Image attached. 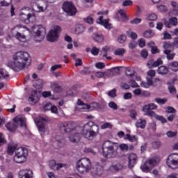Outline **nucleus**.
<instances>
[{"instance_id": "7ed1b4c3", "label": "nucleus", "mask_w": 178, "mask_h": 178, "mask_svg": "<svg viewBox=\"0 0 178 178\" xmlns=\"http://www.w3.org/2000/svg\"><path fill=\"white\" fill-rule=\"evenodd\" d=\"M61 129L64 130L65 133H71L69 136L70 141L71 143H79L80 141V133L76 131V124L72 122H63L60 125Z\"/></svg>"}, {"instance_id": "bb28decb", "label": "nucleus", "mask_w": 178, "mask_h": 178, "mask_svg": "<svg viewBox=\"0 0 178 178\" xmlns=\"http://www.w3.org/2000/svg\"><path fill=\"white\" fill-rule=\"evenodd\" d=\"M168 69L172 70V72H178V62L177 61H172L169 63L167 65Z\"/></svg>"}, {"instance_id": "6e6d98bb", "label": "nucleus", "mask_w": 178, "mask_h": 178, "mask_svg": "<svg viewBox=\"0 0 178 178\" xmlns=\"http://www.w3.org/2000/svg\"><path fill=\"white\" fill-rule=\"evenodd\" d=\"M43 84H44V81H42V79H38L36 81L35 87L37 88H42Z\"/></svg>"}, {"instance_id": "4468645a", "label": "nucleus", "mask_w": 178, "mask_h": 178, "mask_svg": "<svg viewBox=\"0 0 178 178\" xmlns=\"http://www.w3.org/2000/svg\"><path fill=\"white\" fill-rule=\"evenodd\" d=\"M63 10L68 15V16H74L77 13V9L73 3L65 1L63 5Z\"/></svg>"}, {"instance_id": "4d7b16f0", "label": "nucleus", "mask_w": 178, "mask_h": 178, "mask_svg": "<svg viewBox=\"0 0 178 178\" xmlns=\"http://www.w3.org/2000/svg\"><path fill=\"white\" fill-rule=\"evenodd\" d=\"M83 152H86V154L90 153L92 155H95L96 152L94 149L89 148V147H86L83 149Z\"/></svg>"}, {"instance_id": "774afa93", "label": "nucleus", "mask_w": 178, "mask_h": 178, "mask_svg": "<svg viewBox=\"0 0 178 178\" xmlns=\"http://www.w3.org/2000/svg\"><path fill=\"white\" fill-rule=\"evenodd\" d=\"M108 95L111 97V98H115V97H116V89H113L112 90L109 91Z\"/></svg>"}, {"instance_id": "13d9d810", "label": "nucleus", "mask_w": 178, "mask_h": 178, "mask_svg": "<svg viewBox=\"0 0 178 178\" xmlns=\"http://www.w3.org/2000/svg\"><path fill=\"white\" fill-rule=\"evenodd\" d=\"M101 129H112V124L109 122H105L101 126Z\"/></svg>"}, {"instance_id": "8fccbe9b", "label": "nucleus", "mask_w": 178, "mask_h": 178, "mask_svg": "<svg viewBox=\"0 0 178 178\" xmlns=\"http://www.w3.org/2000/svg\"><path fill=\"white\" fill-rule=\"evenodd\" d=\"M119 148H120V149H121V151L127 152V151H129V145L124 144V143H121L119 145Z\"/></svg>"}, {"instance_id": "f257e3e1", "label": "nucleus", "mask_w": 178, "mask_h": 178, "mask_svg": "<svg viewBox=\"0 0 178 178\" xmlns=\"http://www.w3.org/2000/svg\"><path fill=\"white\" fill-rule=\"evenodd\" d=\"M31 65V57L27 51H19L13 55V61L8 62L7 66L15 72H19Z\"/></svg>"}, {"instance_id": "69168bd1", "label": "nucleus", "mask_w": 178, "mask_h": 178, "mask_svg": "<svg viewBox=\"0 0 178 178\" xmlns=\"http://www.w3.org/2000/svg\"><path fill=\"white\" fill-rule=\"evenodd\" d=\"M98 103H91L90 105H89V109L90 111H94V109H96V108H98Z\"/></svg>"}, {"instance_id": "e433bc0d", "label": "nucleus", "mask_w": 178, "mask_h": 178, "mask_svg": "<svg viewBox=\"0 0 178 178\" xmlns=\"http://www.w3.org/2000/svg\"><path fill=\"white\" fill-rule=\"evenodd\" d=\"M86 31V28L81 24H78L75 27V34H83Z\"/></svg>"}, {"instance_id": "cd10ccee", "label": "nucleus", "mask_w": 178, "mask_h": 178, "mask_svg": "<svg viewBox=\"0 0 178 178\" xmlns=\"http://www.w3.org/2000/svg\"><path fill=\"white\" fill-rule=\"evenodd\" d=\"M9 79V72L3 68H0V80H7Z\"/></svg>"}, {"instance_id": "c756f323", "label": "nucleus", "mask_w": 178, "mask_h": 178, "mask_svg": "<svg viewBox=\"0 0 178 178\" xmlns=\"http://www.w3.org/2000/svg\"><path fill=\"white\" fill-rule=\"evenodd\" d=\"M172 50L166 49L163 51V54L166 55L168 60H173L175 56H176V53H171Z\"/></svg>"}, {"instance_id": "f704fd0d", "label": "nucleus", "mask_w": 178, "mask_h": 178, "mask_svg": "<svg viewBox=\"0 0 178 178\" xmlns=\"http://www.w3.org/2000/svg\"><path fill=\"white\" fill-rule=\"evenodd\" d=\"M122 168L123 166H122L120 163L113 164L110 166V170H111V172H119V170H122Z\"/></svg>"}, {"instance_id": "de8ad7c7", "label": "nucleus", "mask_w": 178, "mask_h": 178, "mask_svg": "<svg viewBox=\"0 0 178 178\" xmlns=\"http://www.w3.org/2000/svg\"><path fill=\"white\" fill-rule=\"evenodd\" d=\"M81 74H82V76H86L87 74H91V70H90V68L88 67H84L81 72H80Z\"/></svg>"}, {"instance_id": "473e14b6", "label": "nucleus", "mask_w": 178, "mask_h": 178, "mask_svg": "<svg viewBox=\"0 0 178 178\" xmlns=\"http://www.w3.org/2000/svg\"><path fill=\"white\" fill-rule=\"evenodd\" d=\"M147 65L149 66L151 69H152V67H158V66L163 65V60H162V58H159L152 64H149V63H148Z\"/></svg>"}, {"instance_id": "0eeeda50", "label": "nucleus", "mask_w": 178, "mask_h": 178, "mask_svg": "<svg viewBox=\"0 0 178 178\" xmlns=\"http://www.w3.org/2000/svg\"><path fill=\"white\" fill-rule=\"evenodd\" d=\"M19 17L25 24L34 23L36 20L35 15L30 13V8H22L19 14Z\"/></svg>"}, {"instance_id": "1a4fd4ad", "label": "nucleus", "mask_w": 178, "mask_h": 178, "mask_svg": "<svg viewBox=\"0 0 178 178\" xmlns=\"http://www.w3.org/2000/svg\"><path fill=\"white\" fill-rule=\"evenodd\" d=\"M45 122H47V120L42 117H37L35 118V123L38 127L40 136H47V134H49V128L48 125L45 124Z\"/></svg>"}, {"instance_id": "393cba45", "label": "nucleus", "mask_w": 178, "mask_h": 178, "mask_svg": "<svg viewBox=\"0 0 178 178\" xmlns=\"http://www.w3.org/2000/svg\"><path fill=\"white\" fill-rule=\"evenodd\" d=\"M102 173H104V168L99 165L92 171V175L95 177H101V176H102Z\"/></svg>"}, {"instance_id": "4be33fe9", "label": "nucleus", "mask_w": 178, "mask_h": 178, "mask_svg": "<svg viewBox=\"0 0 178 178\" xmlns=\"http://www.w3.org/2000/svg\"><path fill=\"white\" fill-rule=\"evenodd\" d=\"M148 114H149V116H151L152 118H154V119H156V120H159V122H161L162 123H166L168 122L166 118H165L162 115H159L156 114V113H155V112H150Z\"/></svg>"}, {"instance_id": "f03ea898", "label": "nucleus", "mask_w": 178, "mask_h": 178, "mask_svg": "<svg viewBox=\"0 0 178 178\" xmlns=\"http://www.w3.org/2000/svg\"><path fill=\"white\" fill-rule=\"evenodd\" d=\"M118 149H119V146L116 143H113L111 140H106L103 143L102 154L104 158L108 159L111 158H116Z\"/></svg>"}, {"instance_id": "a19ab883", "label": "nucleus", "mask_w": 178, "mask_h": 178, "mask_svg": "<svg viewBox=\"0 0 178 178\" xmlns=\"http://www.w3.org/2000/svg\"><path fill=\"white\" fill-rule=\"evenodd\" d=\"M51 88L54 92H60L62 91V87L56 83L51 84Z\"/></svg>"}, {"instance_id": "423d86ee", "label": "nucleus", "mask_w": 178, "mask_h": 178, "mask_svg": "<svg viewBox=\"0 0 178 178\" xmlns=\"http://www.w3.org/2000/svg\"><path fill=\"white\" fill-rule=\"evenodd\" d=\"M76 170L79 173H88L92 168L91 160L88 158H82L76 162Z\"/></svg>"}, {"instance_id": "6ab92c4d", "label": "nucleus", "mask_w": 178, "mask_h": 178, "mask_svg": "<svg viewBox=\"0 0 178 178\" xmlns=\"http://www.w3.org/2000/svg\"><path fill=\"white\" fill-rule=\"evenodd\" d=\"M33 170H21L19 172V178H33Z\"/></svg>"}, {"instance_id": "58836bf2", "label": "nucleus", "mask_w": 178, "mask_h": 178, "mask_svg": "<svg viewBox=\"0 0 178 178\" xmlns=\"http://www.w3.org/2000/svg\"><path fill=\"white\" fill-rule=\"evenodd\" d=\"M134 73H136V72H134V69H133V67H129L125 70V74L129 77H133V76H134Z\"/></svg>"}, {"instance_id": "dca6fc26", "label": "nucleus", "mask_w": 178, "mask_h": 178, "mask_svg": "<svg viewBox=\"0 0 178 178\" xmlns=\"http://www.w3.org/2000/svg\"><path fill=\"white\" fill-rule=\"evenodd\" d=\"M115 19L118 22H126V20H129V17L126 15V11L120 10L116 13Z\"/></svg>"}, {"instance_id": "ea45409f", "label": "nucleus", "mask_w": 178, "mask_h": 178, "mask_svg": "<svg viewBox=\"0 0 178 178\" xmlns=\"http://www.w3.org/2000/svg\"><path fill=\"white\" fill-rule=\"evenodd\" d=\"M124 54H126V49L124 48L117 49L114 52V54L118 55V56H123Z\"/></svg>"}, {"instance_id": "4c0bfd02", "label": "nucleus", "mask_w": 178, "mask_h": 178, "mask_svg": "<svg viewBox=\"0 0 178 178\" xmlns=\"http://www.w3.org/2000/svg\"><path fill=\"white\" fill-rule=\"evenodd\" d=\"M92 38L95 41H96V42H104V36L102 35L94 33Z\"/></svg>"}, {"instance_id": "bf43d9fd", "label": "nucleus", "mask_w": 178, "mask_h": 178, "mask_svg": "<svg viewBox=\"0 0 178 178\" xmlns=\"http://www.w3.org/2000/svg\"><path fill=\"white\" fill-rule=\"evenodd\" d=\"M161 145H162V143L159 141L152 143V148H154V149L159 148Z\"/></svg>"}, {"instance_id": "39448f33", "label": "nucleus", "mask_w": 178, "mask_h": 178, "mask_svg": "<svg viewBox=\"0 0 178 178\" xmlns=\"http://www.w3.org/2000/svg\"><path fill=\"white\" fill-rule=\"evenodd\" d=\"M29 30L30 29L24 25H17L12 30L13 37L21 42H26V34H24V32L29 31Z\"/></svg>"}, {"instance_id": "b1692460", "label": "nucleus", "mask_w": 178, "mask_h": 178, "mask_svg": "<svg viewBox=\"0 0 178 178\" xmlns=\"http://www.w3.org/2000/svg\"><path fill=\"white\" fill-rule=\"evenodd\" d=\"M164 24L169 28L172 27V26H177V18L175 17L170 18L168 21L164 22Z\"/></svg>"}, {"instance_id": "a211bd4d", "label": "nucleus", "mask_w": 178, "mask_h": 178, "mask_svg": "<svg viewBox=\"0 0 178 178\" xmlns=\"http://www.w3.org/2000/svg\"><path fill=\"white\" fill-rule=\"evenodd\" d=\"M97 23L104 26V27L108 30H111V29H112V24H109V19H104V17L102 16L99 17V19L97 20Z\"/></svg>"}, {"instance_id": "a878e982", "label": "nucleus", "mask_w": 178, "mask_h": 178, "mask_svg": "<svg viewBox=\"0 0 178 178\" xmlns=\"http://www.w3.org/2000/svg\"><path fill=\"white\" fill-rule=\"evenodd\" d=\"M135 126L137 129H144L147 126V120L139 119L136 122Z\"/></svg>"}, {"instance_id": "052dcab7", "label": "nucleus", "mask_w": 178, "mask_h": 178, "mask_svg": "<svg viewBox=\"0 0 178 178\" xmlns=\"http://www.w3.org/2000/svg\"><path fill=\"white\" fill-rule=\"evenodd\" d=\"M141 19L140 18H135L130 21L131 24H140L141 23Z\"/></svg>"}, {"instance_id": "9b49d317", "label": "nucleus", "mask_w": 178, "mask_h": 178, "mask_svg": "<svg viewBox=\"0 0 178 178\" xmlns=\"http://www.w3.org/2000/svg\"><path fill=\"white\" fill-rule=\"evenodd\" d=\"M29 151L24 147H19L15 150L14 161L16 163H23L26 162Z\"/></svg>"}, {"instance_id": "5fc2aeb1", "label": "nucleus", "mask_w": 178, "mask_h": 178, "mask_svg": "<svg viewBox=\"0 0 178 178\" xmlns=\"http://www.w3.org/2000/svg\"><path fill=\"white\" fill-rule=\"evenodd\" d=\"M156 19H158V16L155 13L149 14L147 17V20L154 21L156 20Z\"/></svg>"}, {"instance_id": "ddd939ff", "label": "nucleus", "mask_w": 178, "mask_h": 178, "mask_svg": "<svg viewBox=\"0 0 178 178\" xmlns=\"http://www.w3.org/2000/svg\"><path fill=\"white\" fill-rule=\"evenodd\" d=\"M60 31H62V28H60V26H54L47 34V41H49V42H55V41H58V39L59 38V33H60Z\"/></svg>"}, {"instance_id": "680f3d73", "label": "nucleus", "mask_w": 178, "mask_h": 178, "mask_svg": "<svg viewBox=\"0 0 178 178\" xmlns=\"http://www.w3.org/2000/svg\"><path fill=\"white\" fill-rule=\"evenodd\" d=\"M172 45H173V44H172V43H170V42H165L163 43V47L165 51H166V49H169L172 48Z\"/></svg>"}, {"instance_id": "c9c22d12", "label": "nucleus", "mask_w": 178, "mask_h": 178, "mask_svg": "<svg viewBox=\"0 0 178 178\" xmlns=\"http://www.w3.org/2000/svg\"><path fill=\"white\" fill-rule=\"evenodd\" d=\"M124 140H129L130 143H136V141H138V138L136 135L131 136L130 134H127L124 136Z\"/></svg>"}, {"instance_id": "79ce46f5", "label": "nucleus", "mask_w": 178, "mask_h": 178, "mask_svg": "<svg viewBox=\"0 0 178 178\" xmlns=\"http://www.w3.org/2000/svg\"><path fill=\"white\" fill-rule=\"evenodd\" d=\"M15 151H16V147L15 145L12 146V145H8L7 154H8V155H13V152H15Z\"/></svg>"}, {"instance_id": "49530a36", "label": "nucleus", "mask_w": 178, "mask_h": 178, "mask_svg": "<svg viewBox=\"0 0 178 178\" xmlns=\"http://www.w3.org/2000/svg\"><path fill=\"white\" fill-rule=\"evenodd\" d=\"M108 107L110 108V109H112L113 111H118V104H116V103H115V102H110L108 103Z\"/></svg>"}, {"instance_id": "3c124183", "label": "nucleus", "mask_w": 178, "mask_h": 178, "mask_svg": "<svg viewBox=\"0 0 178 178\" xmlns=\"http://www.w3.org/2000/svg\"><path fill=\"white\" fill-rule=\"evenodd\" d=\"M157 10L159 12H168V7L165 5L157 6Z\"/></svg>"}, {"instance_id": "c03bdc74", "label": "nucleus", "mask_w": 178, "mask_h": 178, "mask_svg": "<svg viewBox=\"0 0 178 178\" xmlns=\"http://www.w3.org/2000/svg\"><path fill=\"white\" fill-rule=\"evenodd\" d=\"M154 101L156 102V104H159V105H165V104L168 102V99L156 98Z\"/></svg>"}, {"instance_id": "72a5a7b5", "label": "nucleus", "mask_w": 178, "mask_h": 178, "mask_svg": "<svg viewBox=\"0 0 178 178\" xmlns=\"http://www.w3.org/2000/svg\"><path fill=\"white\" fill-rule=\"evenodd\" d=\"M172 6L173 9L170 13V15L171 16H178V4H177V3L173 1L172 3Z\"/></svg>"}, {"instance_id": "6e6552de", "label": "nucleus", "mask_w": 178, "mask_h": 178, "mask_svg": "<svg viewBox=\"0 0 178 178\" xmlns=\"http://www.w3.org/2000/svg\"><path fill=\"white\" fill-rule=\"evenodd\" d=\"M18 126H20L21 127H25L26 126V118L22 115L15 117L14 118V123L8 122L6 124V127L11 132L15 131Z\"/></svg>"}, {"instance_id": "e2e57ef3", "label": "nucleus", "mask_w": 178, "mask_h": 178, "mask_svg": "<svg viewBox=\"0 0 178 178\" xmlns=\"http://www.w3.org/2000/svg\"><path fill=\"white\" fill-rule=\"evenodd\" d=\"M166 112L167 113H176V109L172 106H167Z\"/></svg>"}, {"instance_id": "0e129e2a", "label": "nucleus", "mask_w": 178, "mask_h": 178, "mask_svg": "<svg viewBox=\"0 0 178 178\" xmlns=\"http://www.w3.org/2000/svg\"><path fill=\"white\" fill-rule=\"evenodd\" d=\"M147 74L149 77H155L156 72L154 70H150L147 72Z\"/></svg>"}, {"instance_id": "aec40b11", "label": "nucleus", "mask_w": 178, "mask_h": 178, "mask_svg": "<svg viewBox=\"0 0 178 178\" xmlns=\"http://www.w3.org/2000/svg\"><path fill=\"white\" fill-rule=\"evenodd\" d=\"M129 163H128V167L129 169H131L134 167V165L137 163V154H131L129 155L128 157Z\"/></svg>"}, {"instance_id": "412c9836", "label": "nucleus", "mask_w": 178, "mask_h": 178, "mask_svg": "<svg viewBox=\"0 0 178 178\" xmlns=\"http://www.w3.org/2000/svg\"><path fill=\"white\" fill-rule=\"evenodd\" d=\"M49 166L53 170H59V169L63 168L65 165L62 163H56V161H55L54 160H51L49 163Z\"/></svg>"}, {"instance_id": "9d476101", "label": "nucleus", "mask_w": 178, "mask_h": 178, "mask_svg": "<svg viewBox=\"0 0 178 178\" xmlns=\"http://www.w3.org/2000/svg\"><path fill=\"white\" fill-rule=\"evenodd\" d=\"M158 163H159V157H152L147 159L144 164L140 166V169L143 172H145V173H149L152 169L154 166H156Z\"/></svg>"}, {"instance_id": "f3484780", "label": "nucleus", "mask_w": 178, "mask_h": 178, "mask_svg": "<svg viewBox=\"0 0 178 178\" xmlns=\"http://www.w3.org/2000/svg\"><path fill=\"white\" fill-rule=\"evenodd\" d=\"M158 109V106L155 104L150 103L149 104L145 105L143 108V112H145V115L149 116V113L154 112L152 111Z\"/></svg>"}, {"instance_id": "864d4df0", "label": "nucleus", "mask_w": 178, "mask_h": 178, "mask_svg": "<svg viewBox=\"0 0 178 178\" xmlns=\"http://www.w3.org/2000/svg\"><path fill=\"white\" fill-rule=\"evenodd\" d=\"M90 52H91L92 55H94L95 56H97V55H98L99 54V49L94 47L90 50Z\"/></svg>"}, {"instance_id": "5701e85b", "label": "nucleus", "mask_w": 178, "mask_h": 178, "mask_svg": "<svg viewBox=\"0 0 178 178\" xmlns=\"http://www.w3.org/2000/svg\"><path fill=\"white\" fill-rule=\"evenodd\" d=\"M76 104L79 106H83L80 108L81 112H88V111H90V105L84 104V102H83L81 99H78Z\"/></svg>"}, {"instance_id": "f8f14e48", "label": "nucleus", "mask_w": 178, "mask_h": 178, "mask_svg": "<svg viewBox=\"0 0 178 178\" xmlns=\"http://www.w3.org/2000/svg\"><path fill=\"white\" fill-rule=\"evenodd\" d=\"M32 31L34 34V37L39 39L37 41H42V39L45 38L47 34V31L45 27L42 26V25H34L32 26Z\"/></svg>"}, {"instance_id": "a18cd8bd", "label": "nucleus", "mask_w": 178, "mask_h": 178, "mask_svg": "<svg viewBox=\"0 0 178 178\" xmlns=\"http://www.w3.org/2000/svg\"><path fill=\"white\" fill-rule=\"evenodd\" d=\"M154 32L152 30H148L145 31L143 33V37H145V38H151V37H154Z\"/></svg>"}, {"instance_id": "37998d69", "label": "nucleus", "mask_w": 178, "mask_h": 178, "mask_svg": "<svg viewBox=\"0 0 178 178\" xmlns=\"http://www.w3.org/2000/svg\"><path fill=\"white\" fill-rule=\"evenodd\" d=\"M115 69H119L118 67H113L111 70H108L106 72H104V78L105 77H112L113 76V74L112 73L113 70H115Z\"/></svg>"}, {"instance_id": "2f4dec72", "label": "nucleus", "mask_w": 178, "mask_h": 178, "mask_svg": "<svg viewBox=\"0 0 178 178\" xmlns=\"http://www.w3.org/2000/svg\"><path fill=\"white\" fill-rule=\"evenodd\" d=\"M157 73L159 74H168L169 73V67L165 65L160 66L157 69Z\"/></svg>"}, {"instance_id": "2eb2a0df", "label": "nucleus", "mask_w": 178, "mask_h": 178, "mask_svg": "<svg viewBox=\"0 0 178 178\" xmlns=\"http://www.w3.org/2000/svg\"><path fill=\"white\" fill-rule=\"evenodd\" d=\"M166 165L171 169H176L178 166V154L172 153L170 154L166 161Z\"/></svg>"}, {"instance_id": "20e7f679", "label": "nucleus", "mask_w": 178, "mask_h": 178, "mask_svg": "<svg viewBox=\"0 0 178 178\" xmlns=\"http://www.w3.org/2000/svg\"><path fill=\"white\" fill-rule=\"evenodd\" d=\"M94 129L95 131H94ZM99 130V127L94 122H88L85 124L82 131V135L88 140H94L97 136V131Z\"/></svg>"}, {"instance_id": "c85d7f7f", "label": "nucleus", "mask_w": 178, "mask_h": 178, "mask_svg": "<svg viewBox=\"0 0 178 178\" xmlns=\"http://www.w3.org/2000/svg\"><path fill=\"white\" fill-rule=\"evenodd\" d=\"M29 102H31V104H37L38 102V97L37 96V92H32L31 95L29 97Z\"/></svg>"}, {"instance_id": "09e8293b", "label": "nucleus", "mask_w": 178, "mask_h": 178, "mask_svg": "<svg viewBox=\"0 0 178 178\" xmlns=\"http://www.w3.org/2000/svg\"><path fill=\"white\" fill-rule=\"evenodd\" d=\"M12 0H0V6H9Z\"/></svg>"}, {"instance_id": "603ef678", "label": "nucleus", "mask_w": 178, "mask_h": 178, "mask_svg": "<svg viewBox=\"0 0 178 178\" xmlns=\"http://www.w3.org/2000/svg\"><path fill=\"white\" fill-rule=\"evenodd\" d=\"M83 20L85 23H88V24H92L94 23V19L91 16L84 18Z\"/></svg>"}, {"instance_id": "7c9ffc66", "label": "nucleus", "mask_w": 178, "mask_h": 178, "mask_svg": "<svg viewBox=\"0 0 178 178\" xmlns=\"http://www.w3.org/2000/svg\"><path fill=\"white\" fill-rule=\"evenodd\" d=\"M33 10H35V12H44V10H45L47 9V5H41V4H37L35 3L33 6Z\"/></svg>"}, {"instance_id": "338daca9", "label": "nucleus", "mask_w": 178, "mask_h": 178, "mask_svg": "<svg viewBox=\"0 0 178 178\" xmlns=\"http://www.w3.org/2000/svg\"><path fill=\"white\" fill-rule=\"evenodd\" d=\"M126 40H127L126 35H121L118 38V42H120V44H123L124 42V41H126Z\"/></svg>"}]
</instances>
